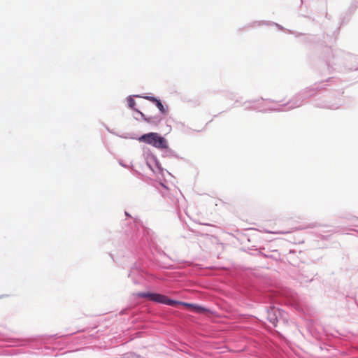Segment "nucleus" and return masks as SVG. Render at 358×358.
<instances>
[{"mask_svg": "<svg viewBox=\"0 0 358 358\" xmlns=\"http://www.w3.org/2000/svg\"><path fill=\"white\" fill-rule=\"evenodd\" d=\"M138 297L141 298H146L150 301L169 305L171 306H176L178 304L183 305L185 306L190 308L193 311L196 313H202L205 310V309L201 306L193 305L191 303L179 302L177 301H173L167 298L165 295L157 294V293H151V292H138L136 294Z\"/></svg>", "mask_w": 358, "mask_h": 358, "instance_id": "f257e3e1", "label": "nucleus"}, {"mask_svg": "<svg viewBox=\"0 0 358 358\" xmlns=\"http://www.w3.org/2000/svg\"><path fill=\"white\" fill-rule=\"evenodd\" d=\"M138 141L159 149L168 148L167 141L158 133L150 132L142 135Z\"/></svg>", "mask_w": 358, "mask_h": 358, "instance_id": "f03ea898", "label": "nucleus"}, {"mask_svg": "<svg viewBox=\"0 0 358 358\" xmlns=\"http://www.w3.org/2000/svg\"><path fill=\"white\" fill-rule=\"evenodd\" d=\"M145 99H146L147 100H149L153 103H155L156 104V106L158 108V109L162 113H165L166 110L165 109V108L164 107L163 104L162 103V102L160 101V100L157 99V98L155 97H153V96H145Z\"/></svg>", "mask_w": 358, "mask_h": 358, "instance_id": "7ed1b4c3", "label": "nucleus"}, {"mask_svg": "<svg viewBox=\"0 0 358 358\" xmlns=\"http://www.w3.org/2000/svg\"><path fill=\"white\" fill-rule=\"evenodd\" d=\"M268 320L270 321V322L274 325L276 326L278 322V318L276 316V310L275 309H271L270 311L268 312Z\"/></svg>", "mask_w": 358, "mask_h": 358, "instance_id": "20e7f679", "label": "nucleus"}, {"mask_svg": "<svg viewBox=\"0 0 358 358\" xmlns=\"http://www.w3.org/2000/svg\"><path fill=\"white\" fill-rule=\"evenodd\" d=\"M149 123H155V124H157L158 122H159L160 121V118H157V117H155V118H152V117H148V118H145V119Z\"/></svg>", "mask_w": 358, "mask_h": 358, "instance_id": "39448f33", "label": "nucleus"}, {"mask_svg": "<svg viewBox=\"0 0 358 358\" xmlns=\"http://www.w3.org/2000/svg\"><path fill=\"white\" fill-rule=\"evenodd\" d=\"M128 105L130 108H133L134 106L136 105V101L134 99L129 98L128 99Z\"/></svg>", "mask_w": 358, "mask_h": 358, "instance_id": "423d86ee", "label": "nucleus"}]
</instances>
